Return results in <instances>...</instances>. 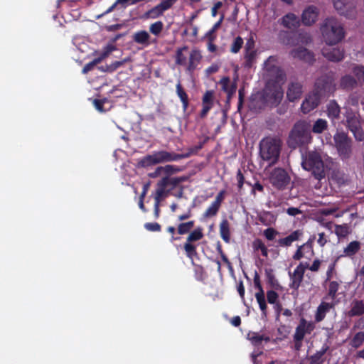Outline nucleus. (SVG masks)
I'll return each instance as SVG.
<instances>
[{"label": "nucleus", "instance_id": "obj_56", "mask_svg": "<svg viewBox=\"0 0 364 364\" xmlns=\"http://www.w3.org/2000/svg\"><path fill=\"white\" fill-rule=\"evenodd\" d=\"M339 286V283L336 281H332L329 283L328 294L332 299L336 297Z\"/></svg>", "mask_w": 364, "mask_h": 364}, {"label": "nucleus", "instance_id": "obj_42", "mask_svg": "<svg viewBox=\"0 0 364 364\" xmlns=\"http://www.w3.org/2000/svg\"><path fill=\"white\" fill-rule=\"evenodd\" d=\"M223 15L220 17L218 21H217L211 29H210L205 34V38L208 41H214L216 39L215 32L220 27L222 21L223 20Z\"/></svg>", "mask_w": 364, "mask_h": 364}, {"label": "nucleus", "instance_id": "obj_20", "mask_svg": "<svg viewBox=\"0 0 364 364\" xmlns=\"http://www.w3.org/2000/svg\"><path fill=\"white\" fill-rule=\"evenodd\" d=\"M214 92L213 90H207L203 96L202 106L203 108L200 113V118H205L209 111L214 105Z\"/></svg>", "mask_w": 364, "mask_h": 364}, {"label": "nucleus", "instance_id": "obj_51", "mask_svg": "<svg viewBox=\"0 0 364 364\" xmlns=\"http://www.w3.org/2000/svg\"><path fill=\"white\" fill-rule=\"evenodd\" d=\"M220 205L213 202L211 205L206 209L205 212L204 213V216L206 218H210L216 215L220 209Z\"/></svg>", "mask_w": 364, "mask_h": 364}, {"label": "nucleus", "instance_id": "obj_62", "mask_svg": "<svg viewBox=\"0 0 364 364\" xmlns=\"http://www.w3.org/2000/svg\"><path fill=\"white\" fill-rule=\"evenodd\" d=\"M100 63V60L95 58L91 62L87 63L82 68V73H87L93 69V68Z\"/></svg>", "mask_w": 364, "mask_h": 364}, {"label": "nucleus", "instance_id": "obj_29", "mask_svg": "<svg viewBox=\"0 0 364 364\" xmlns=\"http://www.w3.org/2000/svg\"><path fill=\"white\" fill-rule=\"evenodd\" d=\"M364 314V302L362 300L354 299L351 304V309L348 312L350 317L360 316Z\"/></svg>", "mask_w": 364, "mask_h": 364}, {"label": "nucleus", "instance_id": "obj_7", "mask_svg": "<svg viewBox=\"0 0 364 364\" xmlns=\"http://www.w3.org/2000/svg\"><path fill=\"white\" fill-rule=\"evenodd\" d=\"M335 90L336 85L333 76L326 74L316 79L313 91L322 98L329 97Z\"/></svg>", "mask_w": 364, "mask_h": 364}, {"label": "nucleus", "instance_id": "obj_18", "mask_svg": "<svg viewBox=\"0 0 364 364\" xmlns=\"http://www.w3.org/2000/svg\"><path fill=\"white\" fill-rule=\"evenodd\" d=\"M318 16L317 7L314 5L309 6L301 14V22L305 26H311L316 21Z\"/></svg>", "mask_w": 364, "mask_h": 364}, {"label": "nucleus", "instance_id": "obj_32", "mask_svg": "<svg viewBox=\"0 0 364 364\" xmlns=\"http://www.w3.org/2000/svg\"><path fill=\"white\" fill-rule=\"evenodd\" d=\"M328 346L324 345L321 350H317L314 355L309 356V364H322L323 362V356L328 351Z\"/></svg>", "mask_w": 364, "mask_h": 364}, {"label": "nucleus", "instance_id": "obj_3", "mask_svg": "<svg viewBox=\"0 0 364 364\" xmlns=\"http://www.w3.org/2000/svg\"><path fill=\"white\" fill-rule=\"evenodd\" d=\"M324 41L328 45H336L345 37L342 24L335 18H327L321 27Z\"/></svg>", "mask_w": 364, "mask_h": 364}, {"label": "nucleus", "instance_id": "obj_43", "mask_svg": "<svg viewBox=\"0 0 364 364\" xmlns=\"http://www.w3.org/2000/svg\"><path fill=\"white\" fill-rule=\"evenodd\" d=\"M255 298L259 304L260 310L262 311L264 314H266L267 311V304L265 300L264 292L263 289H261L260 291H257L255 294Z\"/></svg>", "mask_w": 364, "mask_h": 364}, {"label": "nucleus", "instance_id": "obj_45", "mask_svg": "<svg viewBox=\"0 0 364 364\" xmlns=\"http://www.w3.org/2000/svg\"><path fill=\"white\" fill-rule=\"evenodd\" d=\"M257 56L256 50L245 51V67L251 68Z\"/></svg>", "mask_w": 364, "mask_h": 364}, {"label": "nucleus", "instance_id": "obj_53", "mask_svg": "<svg viewBox=\"0 0 364 364\" xmlns=\"http://www.w3.org/2000/svg\"><path fill=\"white\" fill-rule=\"evenodd\" d=\"M116 49L115 46L112 44H108L106 46L102 52L100 53V56L96 58L97 59L100 60V63L106 58L112 51H114Z\"/></svg>", "mask_w": 364, "mask_h": 364}, {"label": "nucleus", "instance_id": "obj_26", "mask_svg": "<svg viewBox=\"0 0 364 364\" xmlns=\"http://www.w3.org/2000/svg\"><path fill=\"white\" fill-rule=\"evenodd\" d=\"M302 93V85L299 82H291L289 85L287 97L291 102L300 98Z\"/></svg>", "mask_w": 364, "mask_h": 364}, {"label": "nucleus", "instance_id": "obj_30", "mask_svg": "<svg viewBox=\"0 0 364 364\" xmlns=\"http://www.w3.org/2000/svg\"><path fill=\"white\" fill-rule=\"evenodd\" d=\"M341 107L336 100H330L327 105V115L332 119H337L340 117Z\"/></svg>", "mask_w": 364, "mask_h": 364}, {"label": "nucleus", "instance_id": "obj_22", "mask_svg": "<svg viewBox=\"0 0 364 364\" xmlns=\"http://www.w3.org/2000/svg\"><path fill=\"white\" fill-rule=\"evenodd\" d=\"M219 83L221 85L222 90L227 93V100L229 101L236 92V81L231 82L229 77H223Z\"/></svg>", "mask_w": 364, "mask_h": 364}, {"label": "nucleus", "instance_id": "obj_57", "mask_svg": "<svg viewBox=\"0 0 364 364\" xmlns=\"http://www.w3.org/2000/svg\"><path fill=\"white\" fill-rule=\"evenodd\" d=\"M162 171L168 175L176 173L182 171V168L175 165H166L162 166Z\"/></svg>", "mask_w": 364, "mask_h": 364}, {"label": "nucleus", "instance_id": "obj_1", "mask_svg": "<svg viewBox=\"0 0 364 364\" xmlns=\"http://www.w3.org/2000/svg\"><path fill=\"white\" fill-rule=\"evenodd\" d=\"M276 58L270 56L264 63L265 69L269 77L266 90L267 95L274 100V102L279 104L284 95L282 85L286 81V74L280 67L276 65Z\"/></svg>", "mask_w": 364, "mask_h": 364}, {"label": "nucleus", "instance_id": "obj_52", "mask_svg": "<svg viewBox=\"0 0 364 364\" xmlns=\"http://www.w3.org/2000/svg\"><path fill=\"white\" fill-rule=\"evenodd\" d=\"M116 49L115 46L112 44H108L106 46L102 52L100 53V56L96 58L97 59L100 60V63L106 58L112 51H114Z\"/></svg>", "mask_w": 364, "mask_h": 364}, {"label": "nucleus", "instance_id": "obj_13", "mask_svg": "<svg viewBox=\"0 0 364 364\" xmlns=\"http://www.w3.org/2000/svg\"><path fill=\"white\" fill-rule=\"evenodd\" d=\"M315 328V324L312 321H308L304 318H301L298 326L295 328L293 337L304 339L306 334H311Z\"/></svg>", "mask_w": 364, "mask_h": 364}, {"label": "nucleus", "instance_id": "obj_27", "mask_svg": "<svg viewBox=\"0 0 364 364\" xmlns=\"http://www.w3.org/2000/svg\"><path fill=\"white\" fill-rule=\"evenodd\" d=\"M281 24L289 29H294L300 26V21L296 15L289 13L282 17Z\"/></svg>", "mask_w": 364, "mask_h": 364}, {"label": "nucleus", "instance_id": "obj_21", "mask_svg": "<svg viewBox=\"0 0 364 364\" xmlns=\"http://www.w3.org/2000/svg\"><path fill=\"white\" fill-rule=\"evenodd\" d=\"M304 231L302 230H296L285 237L279 238L277 242V246L282 247H288L291 246L292 243L298 241L303 236Z\"/></svg>", "mask_w": 364, "mask_h": 364}, {"label": "nucleus", "instance_id": "obj_55", "mask_svg": "<svg viewBox=\"0 0 364 364\" xmlns=\"http://www.w3.org/2000/svg\"><path fill=\"white\" fill-rule=\"evenodd\" d=\"M353 73L358 80H362L364 83V66L355 65L353 68Z\"/></svg>", "mask_w": 364, "mask_h": 364}, {"label": "nucleus", "instance_id": "obj_35", "mask_svg": "<svg viewBox=\"0 0 364 364\" xmlns=\"http://www.w3.org/2000/svg\"><path fill=\"white\" fill-rule=\"evenodd\" d=\"M176 94L182 102L183 109L184 111H186L189 105V100H188V95L186 92V91L184 90V89L182 87V85L180 82H178L176 84Z\"/></svg>", "mask_w": 364, "mask_h": 364}, {"label": "nucleus", "instance_id": "obj_4", "mask_svg": "<svg viewBox=\"0 0 364 364\" xmlns=\"http://www.w3.org/2000/svg\"><path fill=\"white\" fill-rule=\"evenodd\" d=\"M302 167L311 171L317 180L323 178L326 176L324 164L321 155L316 151H309L303 156Z\"/></svg>", "mask_w": 364, "mask_h": 364}, {"label": "nucleus", "instance_id": "obj_36", "mask_svg": "<svg viewBox=\"0 0 364 364\" xmlns=\"http://www.w3.org/2000/svg\"><path fill=\"white\" fill-rule=\"evenodd\" d=\"M356 79L350 75H346L343 76L340 81V85L343 89L352 90L357 86Z\"/></svg>", "mask_w": 364, "mask_h": 364}, {"label": "nucleus", "instance_id": "obj_64", "mask_svg": "<svg viewBox=\"0 0 364 364\" xmlns=\"http://www.w3.org/2000/svg\"><path fill=\"white\" fill-rule=\"evenodd\" d=\"M303 339L293 337V346L292 348L296 352H299L303 347Z\"/></svg>", "mask_w": 364, "mask_h": 364}, {"label": "nucleus", "instance_id": "obj_39", "mask_svg": "<svg viewBox=\"0 0 364 364\" xmlns=\"http://www.w3.org/2000/svg\"><path fill=\"white\" fill-rule=\"evenodd\" d=\"M364 343V331L356 333L349 342V346L354 348L358 349Z\"/></svg>", "mask_w": 364, "mask_h": 364}, {"label": "nucleus", "instance_id": "obj_60", "mask_svg": "<svg viewBox=\"0 0 364 364\" xmlns=\"http://www.w3.org/2000/svg\"><path fill=\"white\" fill-rule=\"evenodd\" d=\"M279 298L278 294L274 290H269L267 291V301L271 304H274Z\"/></svg>", "mask_w": 364, "mask_h": 364}, {"label": "nucleus", "instance_id": "obj_34", "mask_svg": "<svg viewBox=\"0 0 364 364\" xmlns=\"http://www.w3.org/2000/svg\"><path fill=\"white\" fill-rule=\"evenodd\" d=\"M220 235L226 243L230 241V223L227 219H224L220 223Z\"/></svg>", "mask_w": 364, "mask_h": 364}, {"label": "nucleus", "instance_id": "obj_23", "mask_svg": "<svg viewBox=\"0 0 364 364\" xmlns=\"http://www.w3.org/2000/svg\"><path fill=\"white\" fill-rule=\"evenodd\" d=\"M291 55L294 58H298L307 63L314 61V55L308 49L304 47H299L291 51Z\"/></svg>", "mask_w": 364, "mask_h": 364}, {"label": "nucleus", "instance_id": "obj_19", "mask_svg": "<svg viewBox=\"0 0 364 364\" xmlns=\"http://www.w3.org/2000/svg\"><path fill=\"white\" fill-rule=\"evenodd\" d=\"M323 55L329 61L340 62L344 58V50L340 48H324Z\"/></svg>", "mask_w": 364, "mask_h": 364}, {"label": "nucleus", "instance_id": "obj_48", "mask_svg": "<svg viewBox=\"0 0 364 364\" xmlns=\"http://www.w3.org/2000/svg\"><path fill=\"white\" fill-rule=\"evenodd\" d=\"M204 144H205V141L200 142L198 145L189 147L188 149V152L184 153V154H181V155L184 156L183 159H187V158L190 157L191 155L196 154L198 152V151H200V149H203Z\"/></svg>", "mask_w": 364, "mask_h": 364}, {"label": "nucleus", "instance_id": "obj_40", "mask_svg": "<svg viewBox=\"0 0 364 364\" xmlns=\"http://www.w3.org/2000/svg\"><path fill=\"white\" fill-rule=\"evenodd\" d=\"M194 220H190L186 223H181L178 224L177 227V232L179 235H186L187 233H189L192 228L194 227Z\"/></svg>", "mask_w": 364, "mask_h": 364}, {"label": "nucleus", "instance_id": "obj_2", "mask_svg": "<svg viewBox=\"0 0 364 364\" xmlns=\"http://www.w3.org/2000/svg\"><path fill=\"white\" fill-rule=\"evenodd\" d=\"M282 141L279 137L267 136L259 142V155L269 165L276 164L279 158Z\"/></svg>", "mask_w": 364, "mask_h": 364}, {"label": "nucleus", "instance_id": "obj_28", "mask_svg": "<svg viewBox=\"0 0 364 364\" xmlns=\"http://www.w3.org/2000/svg\"><path fill=\"white\" fill-rule=\"evenodd\" d=\"M331 308H333L332 304L322 301L317 307L314 316L315 321L316 323L322 321L325 318L326 314Z\"/></svg>", "mask_w": 364, "mask_h": 364}, {"label": "nucleus", "instance_id": "obj_12", "mask_svg": "<svg viewBox=\"0 0 364 364\" xmlns=\"http://www.w3.org/2000/svg\"><path fill=\"white\" fill-rule=\"evenodd\" d=\"M333 6L338 12L350 18L354 13L355 5L353 0H333Z\"/></svg>", "mask_w": 364, "mask_h": 364}, {"label": "nucleus", "instance_id": "obj_44", "mask_svg": "<svg viewBox=\"0 0 364 364\" xmlns=\"http://www.w3.org/2000/svg\"><path fill=\"white\" fill-rule=\"evenodd\" d=\"M328 124L326 120L323 119H317L312 128V132L316 134H321L327 129Z\"/></svg>", "mask_w": 364, "mask_h": 364}, {"label": "nucleus", "instance_id": "obj_46", "mask_svg": "<svg viewBox=\"0 0 364 364\" xmlns=\"http://www.w3.org/2000/svg\"><path fill=\"white\" fill-rule=\"evenodd\" d=\"M244 44V41L240 36L236 37L230 46V52L232 53H237L242 48Z\"/></svg>", "mask_w": 364, "mask_h": 364}, {"label": "nucleus", "instance_id": "obj_24", "mask_svg": "<svg viewBox=\"0 0 364 364\" xmlns=\"http://www.w3.org/2000/svg\"><path fill=\"white\" fill-rule=\"evenodd\" d=\"M201 60L202 55L200 50L197 49L192 50L189 55L186 71L189 73H193L197 68V66L200 64Z\"/></svg>", "mask_w": 364, "mask_h": 364}, {"label": "nucleus", "instance_id": "obj_61", "mask_svg": "<svg viewBox=\"0 0 364 364\" xmlns=\"http://www.w3.org/2000/svg\"><path fill=\"white\" fill-rule=\"evenodd\" d=\"M266 276L268 283L271 285L272 287H276L279 285L278 281L276 279L275 276L272 273V270L267 271L266 272Z\"/></svg>", "mask_w": 364, "mask_h": 364}, {"label": "nucleus", "instance_id": "obj_25", "mask_svg": "<svg viewBox=\"0 0 364 364\" xmlns=\"http://www.w3.org/2000/svg\"><path fill=\"white\" fill-rule=\"evenodd\" d=\"M187 180L186 176L173 177L169 178L168 176L163 177L157 183L158 186L167 188L171 186V189L176 188L179 183L184 182Z\"/></svg>", "mask_w": 364, "mask_h": 364}, {"label": "nucleus", "instance_id": "obj_8", "mask_svg": "<svg viewBox=\"0 0 364 364\" xmlns=\"http://www.w3.org/2000/svg\"><path fill=\"white\" fill-rule=\"evenodd\" d=\"M203 228L198 227L191 232H189L186 238V241L183 245V250L186 252L187 257L191 259L193 262L194 257L197 256V246L193 244L194 242L200 240L204 235L203 232Z\"/></svg>", "mask_w": 364, "mask_h": 364}, {"label": "nucleus", "instance_id": "obj_63", "mask_svg": "<svg viewBox=\"0 0 364 364\" xmlns=\"http://www.w3.org/2000/svg\"><path fill=\"white\" fill-rule=\"evenodd\" d=\"M123 65V62L122 61H114L110 65H107L105 68H102V70L106 72L112 73L119 68L120 66Z\"/></svg>", "mask_w": 364, "mask_h": 364}, {"label": "nucleus", "instance_id": "obj_9", "mask_svg": "<svg viewBox=\"0 0 364 364\" xmlns=\"http://www.w3.org/2000/svg\"><path fill=\"white\" fill-rule=\"evenodd\" d=\"M346 125L353 134L356 140L363 141L364 139V132L358 114L352 111H348L346 114Z\"/></svg>", "mask_w": 364, "mask_h": 364}, {"label": "nucleus", "instance_id": "obj_14", "mask_svg": "<svg viewBox=\"0 0 364 364\" xmlns=\"http://www.w3.org/2000/svg\"><path fill=\"white\" fill-rule=\"evenodd\" d=\"M174 4L172 0H163L160 4L147 11L145 13V16L150 18H156L162 16L164 12L171 8Z\"/></svg>", "mask_w": 364, "mask_h": 364}, {"label": "nucleus", "instance_id": "obj_31", "mask_svg": "<svg viewBox=\"0 0 364 364\" xmlns=\"http://www.w3.org/2000/svg\"><path fill=\"white\" fill-rule=\"evenodd\" d=\"M247 339L256 347L261 346L263 341L269 342L270 340L269 336L260 335L259 333L253 331H250L247 333Z\"/></svg>", "mask_w": 364, "mask_h": 364}, {"label": "nucleus", "instance_id": "obj_5", "mask_svg": "<svg viewBox=\"0 0 364 364\" xmlns=\"http://www.w3.org/2000/svg\"><path fill=\"white\" fill-rule=\"evenodd\" d=\"M310 134L304 122H296L292 128L288 139L289 147L296 149L309 143Z\"/></svg>", "mask_w": 364, "mask_h": 364}, {"label": "nucleus", "instance_id": "obj_37", "mask_svg": "<svg viewBox=\"0 0 364 364\" xmlns=\"http://www.w3.org/2000/svg\"><path fill=\"white\" fill-rule=\"evenodd\" d=\"M150 36L146 31L136 32L133 36V40L135 43L148 46L149 45Z\"/></svg>", "mask_w": 364, "mask_h": 364}, {"label": "nucleus", "instance_id": "obj_58", "mask_svg": "<svg viewBox=\"0 0 364 364\" xmlns=\"http://www.w3.org/2000/svg\"><path fill=\"white\" fill-rule=\"evenodd\" d=\"M264 236L267 238V240L272 241L274 240L276 236L279 235V232L277 231L273 228H268L264 230Z\"/></svg>", "mask_w": 364, "mask_h": 364}, {"label": "nucleus", "instance_id": "obj_47", "mask_svg": "<svg viewBox=\"0 0 364 364\" xmlns=\"http://www.w3.org/2000/svg\"><path fill=\"white\" fill-rule=\"evenodd\" d=\"M335 233L338 237H345L349 234V228L346 224L336 225Z\"/></svg>", "mask_w": 364, "mask_h": 364}, {"label": "nucleus", "instance_id": "obj_33", "mask_svg": "<svg viewBox=\"0 0 364 364\" xmlns=\"http://www.w3.org/2000/svg\"><path fill=\"white\" fill-rule=\"evenodd\" d=\"M360 250V242L355 240L350 242L346 247L343 250V255L342 256L352 257L357 254Z\"/></svg>", "mask_w": 364, "mask_h": 364}, {"label": "nucleus", "instance_id": "obj_15", "mask_svg": "<svg viewBox=\"0 0 364 364\" xmlns=\"http://www.w3.org/2000/svg\"><path fill=\"white\" fill-rule=\"evenodd\" d=\"M321 97L314 91L309 94L303 101L301 109L304 114H307L314 109L321 102Z\"/></svg>", "mask_w": 364, "mask_h": 364}, {"label": "nucleus", "instance_id": "obj_59", "mask_svg": "<svg viewBox=\"0 0 364 364\" xmlns=\"http://www.w3.org/2000/svg\"><path fill=\"white\" fill-rule=\"evenodd\" d=\"M144 228L150 232H160L161 226L158 223H146L144 224Z\"/></svg>", "mask_w": 364, "mask_h": 364}, {"label": "nucleus", "instance_id": "obj_17", "mask_svg": "<svg viewBox=\"0 0 364 364\" xmlns=\"http://www.w3.org/2000/svg\"><path fill=\"white\" fill-rule=\"evenodd\" d=\"M316 239L314 235L311 236L309 240L301 245H299L297 247V250L292 256L293 259L294 260H300L302 257H304V254L306 252H311V255H314V242Z\"/></svg>", "mask_w": 364, "mask_h": 364}, {"label": "nucleus", "instance_id": "obj_50", "mask_svg": "<svg viewBox=\"0 0 364 364\" xmlns=\"http://www.w3.org/2000/svg\"><path fill=\"white\" fill-rule=\"evenodd\" d=\"M164 28V23L162 21H159L152 24L149 27V31L154 36H159Z\"/></svg>", "mask_w": 364, "mask_h": 364}, {"label": "nucleus", "instance_id": "obj_6", "mask_svg": "<svg viewBox=\"0 0 364 364\" xmlns=\"http://www.w3.org/2000/svg\"><path fill=\"white\" fill-rule=\"evenodd\" d=\"M335 146L342 159H348L352 154V140L344 132H337L333 136Z\"/></svg>", "mask_w": 364, "mask_h": 364}, {"label": "nucleus", "instance_id": "obj_54", "mask_svg": "<svg viewBox=\"0 0 364 364\" xmlns=\"http://www.w3.org/2000/svg\"><path fill=\"white\" fill-rule=\"evenodd\" d=\"M116 49L115 46L112 44H108L106 46L102 52L100 53V56L96 58L97 59L100 60V63L106 58L112 51H114Z\"/></svg>", "mask_w": 364, "mask_h": 364}, {"label": "nucleus", "instance_id": "obj_16", "mask_svg": "<svg viewBox=\"0 0 364 364\" xmlns=\"http://www.w3.org/2000/svg\"><path fill=\"white\" fill-rule=\"evenodd\" d=\"M154 153L158 164L166 162L177 161L183 159L184 156L181 155V154L169 152L165 150L154 151Z\"/></svg>", "mask_w": 364, "mask_h": 364}, {"label": "nucleus", "instance_id": "obj_11", "mask_svg": "<svg viewBox=\"0 0 364 364\" xmlns=\"http://www.w3.org/2000/svg\"><path fill=\"white\" fill-rule=\"evenodd\" d=\"M308 266L309 263L306 262L304 264L301 262L292 273L289 272V277L291 281L289 287L291 289L294 290L299 289L303 281L305 270Z\"/></svg>", "mask_w": 364, "mask_h": 364}, {"label": "nucleus", "instance_id": "obj_38", "mask_svg": "<svg viewBox=\"0 0 364 364\" xmlns=\"http://www.w3.org/2000/svg\"><path fill=\"white\" fill-rule=\"evenodd\" d=\"M156 164H158L154 152L152 154L144 156L138 161V167L141 168H147Z\"/></svg>", "mask_w": 364, "mask_h": 364}, {"label": "nucleus", "instance_id": "obj_49", "mask_svg": "<svg viewBox=\"0 0 364 364\" xmlns=\"http://www.w3.org/2000/svg\"><path fill=\"white\" fill-rule=\"evenodd\" d=\"M253 247L256 250H260L262 256H268V249L260 239H257L253 242Z\"/></svg>", "mask_w": 364, "mask_h": 364}, {"label": "nucleus", "instance_id": "obj_41", "mask_svg": "<svg viewBox=\"0 0 364 364\" xmlns=\"http://www.w3.org/2000/svg\"><path fill=\"white\" fill-rule=\"evenodd\" d=\"M188 50V46H184L176 50L175 55V63L178 65H184L186 63V57L183 55V51Z\"/></svg>", "mask_w": 364, "mask_h": 364}, {"label": "nucleus", "instance_id": "obj_10", "mask_svg": "<svg viewBox=\"0 0 364 364\" xmlns=\"http://www.w3.org/2000/svg\"><path fill=\"white\" fill-rule=\"evenodd\" d=\"M289 181L290 177L283 168H275L271 173L270 182L274 188L279 190L284 189Z\"/></svg>", "mask_w": 364, "mask_h": 364}]
</instances>
